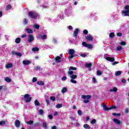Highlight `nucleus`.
Returning <instances> with one entry per match:
<instances>
[{"mask_svg":"<svg viewBox=\"0 0 129 129\" xmlns=\"http://www.w3.org/2000/svg\"><path fill=\"white\" fill-rule=\"evenodd\" d=\"M70 78H71V80H70V81H76L74 80V79H76V78H77V75H72L70 76Z\"/></svg>","mask_w":129,"mask_h":129,"instance_id":"11","label":"nucleus"},{"mask_svg":"<svg viewBox=\"0 0 129 129\" xmlns=\"http://www.w3.org/2000/svg\"><path fill=\"white\" fill-rule=\"evenodd\" d=\"M101 74H102V73L101 72V71L98 70L97 71V75H98L99 76H100V75H101Z\"/></svg>","mask_w":129,"mask_h":129,"instance_id":"39","label":"nucleus"},{"mask_svg":"<svg viewBox=\"0 0 129 129\" xmlns=\"http://www.w3.org/2000/svg\"><path fill=\"white\" fill-rule=\"evenodd\" d=\"M11 9H12V6L11 5H8L7 6L6 10V11H9L11 10Z\"/></svg>","mask_w":129,"mask_h":129,"instance_id":"22","label":"nucleus"},{"mask_svg":"<svg viewBox=\"0 0 129 129\" xmlns=\"http://www.w3.org/2000/svg\"><path fill=\"white\" fill-rule=\"evenodd\" d=\"M85 67H86V68H91V66H92V63H85Z\"/></svg>","mask_w":129,"mask_h":129,"instance_id":"19","label":"nucleus"},{"mask_svg":"<svg viewBox=\"0 0 129 129\" xmlns=\"http://www.w3.org/2000/svg\"><path fill=\"white\" fill-rule=\"evenodd\" d=\"M104 110L105 111H107V110H110V107L108 108L106 106H104V108H103Z\"/></svg>","mask_w":129,"mask_h":129,"instance_id":"29","label":"nucleus"},{"mask_svg":"<svg viewBox=\"0 0 129 129\" xmlns=\"http://www.w3.org/2000/svg\"><path fill=\"white\" fill-rule=\"evenodd\" d=\"M118 61H114V62L112 63V65H115V64H118Z\"/></svg>","mask_w":129,"mask_h":129,"instance_id":"57","label":"nucleus"},{"mask_svg":"<svg viewBox=\"0 0 129 129\" xmlns=\"http://www.w3.org/2000/svg\"><path fill=\"white\" fill-rule=\"evenodd\" d=\"M31 63V61L30 60H23V63L24 65H29Z\"/></svg>","mask_w":129,"mask_h":129,"instance_id":"17","label":"nucleus"},{"mask_svg":"<svg viewBox=\"0 0 129 129\" xmlns=\"http://www.w3.org/2000/svg\"><path fill=\"white\" fill-rule=\"evenodd\" d=\"M117 37H121V36H122V33H121V32H118L117 33Z\"/></svg>","mask_w":129,"mask_h":129,"instance_id":"44","label":"nucleus"},{"mask_svg":"<svg viewBox=\"0 0 129 129\" xmlns=\"http://www.w3.org/2000/svg\"><path fill=\"white\" fill-rule=\"evenodd\" d=\"M26 123H27V124H33L34 123V121L29 120V121L26 122Z\"/></svg>","mask_w":129,"mask_h":129,"instance_id":"25","label":"nucleus"},{"mask_svg":"<svg viewBox=\"0 0 129 129\" xmlns=\"http://www.w3.org/2000/svg\"><path fill=\"white\" fill-rule=\"evenodd\" d=\"M116 50L117 51H121V50H122V47H121L120 45H119L117 47Z\"/></svg>","mask_w":129,"mask_h":129,"instance_id":"32","label":"nucleus"},{"mask_svg":"<svg viewBox=\"0 0 129 129\" xmlns=\"http://www.w3.org/2000/svg\"><path fill=\"white\" fill-rule=\"evenodd\" d=\"M32 51H33V52H37L39 51V48H38L37 47H33L32 48Z\"/></svg>","mask_w":129,"mask_h":129,"instance_id":"24","label":"nucleus"},{"mask_svg":"<svg viewBox=\"0 0 129 129\" xmlns=\"http://www.w3.org/2000/svg\"><path fill=\"white\" fill-rule=\"evenodd\" d=\"M84 127L86 129H90V125H88V124H84Z\"/></svg>","mask_w":129,"mask_h":129,"instance_id":"21","label":"nucleus"},{"mask_svg":"<svg viewBox=\"0 0 129 129\" xmlns=\"http://www.w3.org/2000/svg\"><path fill=\"white\" fill-rule=\"evenodd\" d=\"M50 99L52 101H55V100H56V98L55 97H54V96H51L50 97Z\"/></svg>","mask_w":129,"mask_h":129,"instance_id":"43","label":"nucleus"},{"mask_svg":"<svg viewBox=\"0 0 129 129\" xmlns=\"http://www.w3.org/2000/svg\"><path fill=\"white\" fill-rule=\"evenodd\" d=\"M15 125L16 127H19L21 125V122L19 120H16L15 121Z\"/></svg>","mask_w":129,"mask_h":129,"instance_id":"10","label":"nucleus"},{"mask_svg":"<svg viewBox=\"0 0 129 129\" xmlns=\"http://www.w3.org/2000/svg\"><path fill=\"white\" fill-rule=\"evenodd\" d=\"M122 14L124 15L125 17H129V10L122 11Z\"/></svg>","mask_w":129,"mask_h":129,"instance_id":"9","label":"nucleus"},{"mask_svg":"<svg viewBox=\"0 0 129 129\" xmlns=\"http://www.w3.org/2000/svg\"><path fill=\"white\" fill-rule=\"evenodd\" d=\"M23 23L25 25H27L28 24V20L27 19H24V20L23 21Z\"/></svg>","mask_w":129,"mask_h":129,"instance_id":"42","label":"nucleus"},{"mask_svg":"<svg viewBox=\"0 0 129 129\" xmlns=\"http://www.w3.org/2000/svg\"><path fill=\"white\" fill-rule=\"evenodd\" d=\"M116 91H117V88H113V92H116Z\"/></svg>","mask_w":129,"mask_h":129,"instance_id":"55","label":"nucleus"},{"mask_svg":"<svg viewBox=\"0 0 129 129\" xmlns=\"http://www.w3.org/2000/svg\"><path fill=\"white\" fill-rule=\"evenodd\" d=\"M105 59H106L107 61H109L110 62H114V60H115L114 57H110L108 56L105 57Z\"/></svg>","mask_w":129,"mask_h":129,"instance_id":"8","label":"nucleus"},{"mask_svg":"<svg viewBox=\"0 0 129 129\" xmlns=\"http://www.w3.org/2000/svg\"><path fill=\"white\" fill-rule=\"evenodd\" d=\"M26 37H27V34H23V35L21 36V37H22V38H26Z\"/></svg>","mask_w":129,"mask_h":129,"instance_id":"59","label":"nucleus"},{"mask_svg":"<svg viewBox=\"0 0 129 129\" xmlns=\"http://www.w3.org/2000/svg\"><path fill=\"white\" fill-rule=\"evenodd\" d=\"M67 79V77L66 76H64L61 78V80L62 81H65Z\"/></svg>","mask_w":129,"mask_h":129,"instance_id":"48","label":"nucleus"},{"mask_svg":"<svg viewBox=\"0 0 129 129\" xmlns=\"http://www.w3.org/2000/svg\"><path fill=\"white\" fill-rule=\"evenodd\" d=\"M112 114H113V115H116L117 116L120 115V114H116L115 113H113Z\"/></svg>","mask_w":129,"mask_h":129,"instance_id":"60","label":"nucleus"},{"mask_svg":"<svg viewBox=\"0 0 129 129\" xmlns=\"http://www.w3.org/2000/svg\"><path fill=\"white\" fill-rule=\"evenodd\" d=\"M85 39L87 41V42H89L93 40V37H92L91 35H87V36H85Z\"/></svg>","mask_w":129,"mask_h":129,"instance_id":"7","label":"nucleus"},{"mask_svg":"<svg viewBox=\"0 0 129 129\" xmlns=\"http://www.w3.org/2000/svg\"><path fill=\"white\" fill-rule=\"evenodd\" d=\"M34 103L35 105H37V106H39V105H40V103H39V101H38V100H36L34 101Z\"/></svg>","mask_w":129,"mask_h":129,"instance_id":"33","label":"nucleus"},{"mask_svg":"<svg viewBox=\"0 0 129 129\" xmlns=\"http://www.w3.org/2000/svg\"><path fill=\"white\" fill-rule=\"evenodd\" d=\"M26 31L27 32L28 34H33V30L30 28H27Z\"/></svg>","mask_w":129,"mask_h":129,"instance_id":"16","label":"nucleus"},{"mask_svg":"<svg viewBox=\"0 0 129 129\" xmlns=\"http://www.w3.org/2000/svg\"><path fill=\"white\" fill-rule=\"evenodd\" d=\"M78 113L79 115H81L82 114V112L81 111V110H79L78 111Z\"/></svg>","mask_w":129,"mask_h":129,"instance_id":"52","label":"nucleus"},{"mask_svg":"<svg viewBox=\"0 0 129 129\" xmlns=\"http://www.w3.org/2000/svg\"><path fill=\"white\" fill-rule=\"evenodd\" d=\"M36 83L38 85H44L45 84V83L43 81H37Z\"/></svg>","mask_w":129,"mask_h":129,"instance_id":"20","label":"nucleus"},{"mask_svg":"<svg viewBox=\"0 0 129 129\" xmlns=\"http://www.w3.org/2000/svg\"><path fill=\"white\" fill-rule=\"evenodd\" d=\"M79 33V29H76L75 31H74V36L75 37H77V35H78V33Z\"/></svg>","mask_w":129,"mask_h":129,"instance_id":"14","label":"nucleus"},{"mask_svg":"<svg viewBox=\"0 0 129 129\" xmlns=\"http://www.w3.org/2000/svg\"><path fill=\"white\" fill-rule=\"evenodd\" d=\"M48 118L49 119H52L53 118V116L52 115H49Z\"/></svg>","mask_w":129,"mask_h":129,"instance_id":"58","label":"nucleus"},{"mask_svg":"<svg viewBox=\"0 0 129 129\" xmlns=\"http://www.w3.org/2000/svg\"><path fill=\"white\" fill-rule=\"evenodd\" d=\"M63 106L62 104H58L55 106L56 108H61Z\"/></svg>","mask_w":129,"mask_h":129,"instance_id":"23","label":"nucleus"},{"mask_svg":"<svg viewBox=\"0 0 129 129\" xmlns=\"http://www.w3.org/2000/svg\"><path fill=\"white\" fill-rule=\"evenodd\" d=\"M120 45H121V46H124L126 45V42L125 41H121L120 43Z\"/></svg>","mask_w":129,"mask_h":129,"instance_id":"38","label":"nucleus"},{"mask_svg":"<svg viewBox=\"0 0 129 129\" xmlns=\"http://www.w3.org/2000/svg\"><path fill=\"white\" fill-rule=\"evenodd\" d=\"M38 112L41 115H43V114H44V111L42 109H39Z\"/></svg>","mask_w":129,"mask_h":129,"instance_id":"30","label":"nucleus"},{"mask_svg":"<svg viewBox=\"0 0 129 129\" xmlns=\"http://www.w3.org/2000/svg\"><path fill=\"white\" fill-rule=\"evenodd\" d=\"M69 30H73V27L71 26H69Z\"/></svg>","mask_w":129,"mask_h":129,"instance_id":"63","label":"nucleus"},{"mask_svg":"<svg viewBox=\"0 0 129 129\" xmlns=\"http://www.w3.org/2000/svg\"><path fill=\"white\" fill-rule=\"evenodd\" d=\"M95 122H96V120L95 119H92V121H91V123L92 124H94Z\"/></svg>","mask_w":129,"mask_h":129,"instance_id":"45","label":"nucleus"},{"mask_svg":"<svg viewBox=\"0 0 129 129\" xmlns=\"http://www.w3.org/2000/svg\"><path fill=\"white\" fill-rule=\"evenodd\" d=\"M42 126L46 128L47 127V124L45 122H43Z\"/></svg>","mask_w":129,"mask_h":129,"instance_id":"50","label":"nucleus"},{"mask_svg":"<svg viewBox=\"0 0 129 129\" xmlns=\"http://www.w3.org/2000/svg\"><path fill=\"white\" fill-rule=\"evenodd\" d=\"M75 53V50L74 49H69V54L71 55L69 58L70 59H72L74 57V53Z\"/></svg>","mask_w":129,"mask_h":129,"instance_id":"5","label":"nucleus"},{"mask_svg":"<svg viewBox=\"0 0 129 129\" xmlns=\"http://www.w3.org/2000/svg\"><path fill=\"white\" fill-rule=\"evenodd\" d=\"M110 38H113V37H114L115 35H114V33L113 32H111L109 35Z\"/></svg>","mask_w":129,"mask_h":129,"instance_id":"31","label":"nucleus"},{"mask_svg":"<svg viewBox=\"0 0 129 129\" xmlns=\"http://www.w3.org/2000/svg\"><path fill=\"white\" fill-rule=\"evenodd\" d=\"M28 17L30 18V19H36L38 17V13L32 11L29 12L28 13Z\"/></svg>","mask_w":129,"mask_h":129,"instance_id":"2","label":"nucleus"},{"mask_svg":"<svg viewBox=\"0 0 129 129\" xmlns=\"http://www.w3.org/2000/svg\"><path fill=\"white\" fill-rule=\"evenodd\" d=\"M17 52L15 51H12L11 52V54L12 55H17Z\"/></svg>","mask_w":129,"mask_h":129,"instance_id":"53","label":"nucleus"},{"mask_svg":"<svg viewBox=\"0 0 129 129\" xmlns=\"http://www.w3.org/2000/svg\"><path fill=\"white\" fill-rule=\"evenodd\" d=\"M32 81H37V78L33 77Z\"/></svg>","mask_w":129,"mask_h":129,"instance_id":"62","label":"nucleus"},{"mask_svg":"<svg viewBox=\"0 0 129 129\" xmlns=\"http://www.w3.org/2000/svg\"><path fill=\"white\" fill-rule=\"evenodd\" d=\"M24 98L26 99V102H30L32 100V97H30V95L28 94L24 95Z\"/></svg>","mask_w":129,"mask_h":129,"instance_id":"6","label":"nucleus"},{"mask_svg":"<svg viewBox=\"0 0 129 129\" xmlns=\"http://www.w3.org/2000/svg\"><path fill=\"white\" fill-rule=\"evenodd\" d=\"M5 81H12V79H11L9 77H6L5 78Z\"/></svg>","mask_w":129,"mask_h":129,"instance_id":"40","label":"nucleus"},{"mask_svg":"<svg viewBox=\"0 0 129 129\" xmlns=\"http://www.w3.org/2000/svg\"><path fill=\"white\" fill-rule=\"evenodd\" d=\"M42 40H45V39H47V35H43L41 36Z\"/></svg>","mask_w":129,"mask_h":129,"instance_id":"35","label":"nucleus"},{"mask_svg":"<svg viewBox=\"0 0 129 129\" xmlns=\"http://www.w3.org/2000/svg\"><path fill=\"white\" fill-rule=\"evenodd\" d=\"M82 44L84 46V47H87L88 49H92L93 48V46L91 44H87L86 42L83 41Z\"/></svg>","mask_w":129,"mask_h":129,"instance_id":"3","label":"nucleus"},{"mask_svg":"<svg viewBox=\"0 0 129 129\" xmlns=\"http://www.w3.org/2000/svg\"><path fill=\"white\" fill-rule=\"evenodd\" d=\"M121 75V72L120 71H117L115 73L116 76H119V75Z\"/></svg>","mask_w":129,"mask_h":129,"instance_id":"28","label":"nucleus"},{"mask_svg":"<svg viewBox=\"0 0 129 129\" xmlns=\"http://www.w3.org/2000/svg\"><path fill=\"white\" fill-rule=\"evenodd\" d=\"M41 69V68L40 67V66H37L35 68V70L36 71H38V70H40Z\"/></svg>","mask_w":129,"mask_h":129,"instance_id":"47","label":"nucleus"},{"mask_svg":"<svg viewBox=\"0 0 129 129\" xmlns=\"http://www.w3.org/2000/svg\"><path fill=\"white\" fill-rule=\"evenodd\" d=\"M66 91H67V88H63L61 90L62 93H65V92H66Z\"/></svg>","mask_w":129,"mask_h":129,"instance_id":"34","label":"nucleus"},{"mask_svg":"<svg viewBox=\"0 0 129 129\" xmlns=\"http://www.w3.org/2000/svg\"><path fill=\"white\" fill-rule=\"evenodd\" d=\"M81 98L83 99L84 103H89L90 102L89 99L91 98V96L89 95H82L81 96Z\"/></svg>","mask_w":129,"mask_h":129,"instance_id":"1","label":"nucleus"},{"mask_svg":"<svg viewBox=\"0 0 129 129\" xmlns=\"http://www.w3.org/2000/svg\"><path fill=\"white\" fill-rule=\"evenodd\" d=\"M113 121L116 123L117 124H120L121 123V121H120L118 119L114 118L113 119Z\"/></svg>","mask_w":129,"mask_h":129,"instance_id":"13","label":"nucleus"},{"mask_svg":"<svg viewBox=\"0 0 129 129\" xmlns=\"http://www.w3.org/2000/svg\"><path fill=\"white\" fill-rule=\"evenodd\" d=\"M16 55L19 56V57H22V53L20 52H17Z\"/></svg>","mask_w":129,"mask_h":129,"instance_id":"51","label":"nucleus"},{"mask_svg":"<svg viewBox=\"0 0 129 129\" xmlns=\"http://www.w3.org/2000/svg\"><path fill=\"white\" fill-rule=\"evenodd\" d=\"M124 9L125 10H129V5H126L125 7H124Z\"/></svg>","mask_w":129,"mask_h":129,"instance_id":"54","label":"nucleus"},{"mask_svg":"<svg viewBox=\"0 0 129 129\" xmlns=\"http://www.w3.org/2000/svg\"><path fill=\"white\" fill-rule=\"evenodd\" d=\"M83 33L84 34V35H87L88 34V31L86 29H85L83 30Z\"/></svg>","mask_w":129,"mask_h":129,"instance_id":"37","label":"nucleus"},{"mask_svg":"<svg viewBox=\"0 0 129 129\" xmlns=\"http://www.w3.org/2000/svg\"><path fill=\"white\" fill-rule=\"evenodd\" d=\"M15 43H16V44H20V43H21V38L17 37L15 40Z\"/></svg>","mask_w":129,"mask_h":129,"instance_id":"18","label":"nucleus"},{"mask_svg":"<svg viewBox=\"0 0 129 129\" xmlns=\"http://www.w3.org/2000/svg\"><path fill=\"white\" fill-rule=\"evenodd\" d=\"M53 115H54V116H56V115H58V112L57 111L54 112L53 113Z\"/></svg>","mask_w":129,"mask_h":129,"instance_id":"61","label":"nucleus"},{"mask_svg":"<svg viewBox=\"0 0 129 129\" xmlns=\"http://www.w3.org/2000/svg\"><path fill=\"white\" fill-rule=\"evenodd\" d=\"M68 74H69V75H73V74H74V71H69L68 72Z\"/></svg>","mask_w":129,"mask_h":129,"instance_id":"36","label":"nucleus"},{"mask_svg":"<svg viewBox=\"0 0 129 129\" xmlns=\"http://www.w3.org/2000/svg\"><path fill=\"white\" fill-rule=\"evenodd\" d=\"M5 67H6V69H10V68H12V67H13V63H9L8 64H6Z\"/></svg>","mask_w":129,"mask_h":129,"instance_id":"15","label":"nucleus"},{"mask_svg":"<svg viewBox=\"0 0 129 129\" xmlns=\"http://www.w3.org/2000/svg\"><path fill=\"white\" fill-rule=\"evenodd\" d=\"M34 28H35L37 30H39V29H40V25L38 24H35L34 25Z\"/></svg>","mask_w":129,"mask_h":129,"instance_id":"27","label":"nucleus"},{"mask_svg":"<svg viewBox=\"0 0 129 129\" xmlns=\"http://www.w3.org/2000/svg\"><path fill=\"white\" fill-rule=\"evenodd\" d=\"M51 129H57V127L56 126H53L51 127Z\"/></svg>","mask_w":129,"mask_h":129,"instance_id":"64","label":"nucleus"},{"mask_svg":"<svg viewBox=\"0 0 129 129\" xmlns=\"http://www.w3.org/2000/svg\"><path fill=\"white\" fill-rule=\"evenodd\" d=\"M35 40V38H34V36L32 34H29L28 35V43H32Z\"/></svg>","mask_w":129,"mask_h":129,"instance_id":"4","label":"nucleus"},{"mask_svg":"<svg viewBox=\"0 0 129 129\" xmlns=\"http://www.w3.org/2000/svg\"><path fill=\"white\" fill-rule=\"evenodd\" d=\"M61 59H62V58L59 56H56L55 57V62H56L57 63H60L61 62Z\"/></svg>","mask_w":129,"mask_h":129,"instance_id":"12","label":"nucleus"},{"mask_svg":"<svg viewBox=\"0 0 129 129\" xmlns=\"http://www.w3.org/2000/svg\"><path fill=\"white\" fill-rule=\"evenodd\" d=\"M4 124H6V121H0V125H4Z\"/></svg>","mask_w":129,"mask_h":129,"instance_id":"41","label":"nucleus"},{"mask_svg":"<svg viewBox=\"0 0 129 129\" xmlns=\"http://www.w3.org/2000/svg\"><path fill=\"white\" fill-rule=\"evenodd\" d=\"M81 57H83L84 58V57H86V56H87V54H85V53H82L81 54Z\"/></svg>","mask_w":129,"mask_h":129,"instance_id":"49","label":"nucleus"},{"mask_svg":"<svg viewBox=\"0 0 129 129\" xmlns=\"http://www.w3.org/2000/svg\"><path fill=\"white\" fill-rule=\"evenodd\" d=\"M71 70H74V71L77 70V68L71 67H70L69 71H71Z\"/></svg>","mask_w":129,"mask_h":129,"instance_id":"26","label":"nucleus"},{"mask_svg":"<svg viewBox=\"0 0 129 129\" xmlns=\"http://www.w3.org/2000/svg\"><path fill=\"white\" fill-rule=\"evenodd\" d=\"M115 108H116V107L115 106H112L111 107H110V110L114 109Z\"/></svg>","mask_w":129,"mask_h":129,"instance_id":"56","label":"nucleus"},{"mask_svg":"<svg viewBox=\"0 0 129 129\" xmlns=\"http://www.w3.org/2000/svg\"><path fill=\"white\" fill-rule=\"evenodd\" d=\"M34 126H39L40 125V123L39 122H36L33 124Z\"/></svg>","mask_w":129,"mask_h":129,"instance_id":"46","label":"nucleus"}]
</instances>
